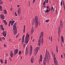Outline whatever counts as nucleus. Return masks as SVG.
Masks as SVG:
<instances>
[{
	"instance_id": "f257e3e1",
	"label": "nucleus",
	"mask_w": 65,
	"mask_h": 65,
	"mask_svg": "<svg viewBox=\"0 0 65 65\" xmlns=\"http://www.w3.org/2000/svg\"><path fill=\"white\" fill-rule=\"evenodd\" d=\"M43 32H41L40 33V38L38 41V45L39 46H40V44L41 43L42 44H43Z\"/></svg>"
},
{
	"instance_id": "f03ea898",
	"label": "nucleus",
	"mask_w": 65,
	"mask_h": 65,
	"mask_svg": "<svg viewBox=\"0 0 65 65\" xmlns=\"http://www.w3.org/2000/svg\"><path fill=\"white\" fill-rule=\"evenodd\" d=\"M50 54L48 52L46 53L45 54V56L44 58V59L45 60H44L43 62V65H45L46 63L45 62V61H49L48 60V57H50Z\"/></svg>"
},
{
	"instance_id": "7ed1b4c3",
	"label": "nucleus",
	"mask_w": 65,
	"mask_h": 65,
	"mask_svg": "<svg viewBox=\"0 0 65 65\" xmlns=\"http://www.w3.org/2000/svg\"><path fill=\"white\" fill-rule=\"evenodd\" d=\"M63 24L62 20H61L60 21V25L59 26V28L58 29V34L59 36H60V32L61 31V30H60V29H61V28H62Z\"/></svg>"
},
{
	"instance_id": "20e7f679",
	"label": "nucleus",
	"mask_w": 65,
	"mask_h": 65,
	"mask_svg": "<svg viewBox=\"0 0 65 65\" xmlns=\"http://www.w3.org/2000/svg\"><path fill=\"white\" fill-rule=\"evenodd\" d=\"M17 23H15L13 25V33L14 35L17 34Z\"/></svg>"
},
{
	"instance_id": "39448f33",
	"label": "nucleus",
	"mask_w": 65,
	"mask_h": 65,
	"mask_svg": "<svg viewBox=\"0 0 65 65\" xmlns=\"http://www.w3.org/2000/svg\"><path fill=\"white\" fill-rule=\"evenodd\" d=\"M35 28H37V27H38V18L36 16L35 18Z\"/></svg>"
},
{
	"instance_id": "423d86ee",
	"label": "nucleus",
	"mask_w": 65,
	"mask_h": 65,
	"mask_svg": "<svg viewBox=\"0 0 65 65\" xmlns=\"http://www.w3.org/2000/svg\"><path fill=\"white\" fill-rule=\"evenodd\" d=\"M29 35L27 33L26 35V37L25 39V44H27L29 42Z\"/></svg>"
},
{
	"instance_id": "0eeeda50",
	"label": "nucleus",
	"mask_w": 65,
	"mask_h": 65,
	"mask_svg": "<svg viewBox=\"0 0 65 65\" xmlns=\"http://www.w3.org/2000/svg\"><path fill=\"white\" fill-rule=\"evenodd\" d=\"M53 57L54 64L55 65H58V63L57 60V59H56V57L55 56V53L54 54Z\"/></svg>"
},
{
	"instance_id": "6e6552de",
	"label": "nucleus",
	"mask_w": 65,
	"mask_h": 65,
	"mask_svg": "<svg viewBox=\"0 0 65 65\" xmlns=\"http://www.w3.org/2000/svg\"><path fill=\"white\" fill-rule=\"evenodd\" d=\"M39 50V47H36L35 49L34 55L35 56L37 54L38 50Z\"/></svg>"
},
{
	"instance_id": "1a4fd4ad",
	"label": "nucleus",
	"mask_w": 65,
	"mask_h": 65,
	"mask_svg": "<svg viewBox=\"0 0 65 65\" xmlns=\"http://www.w3.org/2000/svg\"><path fill=\"white\" fill-rule=\"evenodd\" d=\"M42 55H40V59L39 60V64H40L41 61L42 62Z\"/></svg>"
},
{
	"instance_id": "9d476101",
	"label": "nucleus",
	"mask_w": 65,
	"mask_h": 65,
	"mask_svg": "<svg viewBox=\"0 0 65 65\" xmlns=\"http://www.w3.org/2000/svg\"><path fill=\"white\" fill-rule=\"evenodd\" d=\"M19 52V50L18 49H15L14 52V55H15L16 54H17Z\"/></svg>"
},
{
	"instance_id": "9b49d317",
	"label": "nucleus",
	"mask_w": 65,
	"mask_h": 65,
	"mask_svg": "<svg viewBox=\"0 0 65 65\" xmlns=\"http://www.w3.org/2000/svg\"><path fill=\"white\" fill-rule=\"evenodd\" d=\"M30 53H29V55L31 56V54H32V45H30Z\"/></svg>"
},
{
	"instance_id": "f8f14e48",
	"label": "nucleus",
	"mask_w": 65,
	"mask_h": 65,
	"mask_svg": "<svg viewBox=\"0 0 65 65\" xmlns=\"http://www.w3.org/2000/svg\"><path fill=\"white\" fill-rule=\"evenodd\" d=\"M3 33H2V34L5 37H6V32L5 31H3Z\"/></svg>"
},
{
	"instance_id": "ddd939ff",
	"label": "nucleus",
	"mask_w": 65,
	"mask_h": 65,
	"mask_svg": "<svg viewBox=\"0 0 65 65\" xmlns=\"http://www.w3.org/2000/svg\"><path fill=\"white\" fill-rule=\"evenodd\" d=\"M17 12L19 15V14H20L21 12V9L19 8L17 10Z\"/></svg>"
},
{
	"instance_id": "4468645a",
	"label": "nucleus",
	"mask_w": 65,
	"mask_h": 65,
	"mask_svg": "<svg viewBox=\"0 0 65 65\" xmlns=\"http://www.w3.org/2000/svg\"><path fill=\"white\" fill-rule=\"evenodd\" d=\"M34 27H32L30 31V33H31V34L34 32Z\"/></svg>"
},
{
	"instance_id": "2eb2a0df",
	"label": "nucleus",
	"mask_w": 65,
	"mask_h": 65,
	"mask_svg": "<svg viewBox=\"0 0 65 65\" xmlns=\"http://www.w3.org/2000/svg\"><path fill=\"white\" fill-rule=\"evenodd\" d=\"M10 56L11 58H12L13 56V52H12V51H11Z\"/></svg>"
},
{
	"instance_id": "dca6fc26",
	"label": "nucleus",
	"mask_w": 65,
	"mask_h": 65,
	"mask_svg": "<svg viewBox=\"0 0 65 65\" xmlns=\"http://www.w3.org/2000/svg\"><path fill=\"white\" fill-rule=\"evenodd\" d=\"M1 18L2 19V20H4L5 19V17H4V16L3 14H1L0 16Z\"/></svg>"
},
{
	"instance_id": "f3484780",
	"label": "nucleus",
	"mask_w": 65,
	"mask_h": 65,
	"mask_svg": "<svg viewBox=\"0 0 65 65\" xmlns=\"http://www.w3.org/2000/svg\"><path fill=\"white\" fill-rule=\"evenodd\" d=\"M51 11V8H49V10L48 9H46V11H44V12L45 13H46V12H49V11Z\"/></svg>"
},
{
	"instance_id": "a211bd4d",
	"label": "nucleus",
	"mask_w": 65,
	"mask_h": 65,
	"mask_svg": "<svg viewBox=\"0 0 65 65\" xmlns=\"http://www.w3.org/2000/svg\"><path fill=\"white\" fill-rule=\"evenodd\" d=\"M31 63H33L34 62V57L32 56L31 58Z\"/></svg>"
},
{
	"instance_id": "6ab92c4d",
	"label": "nucleus",
	"mask_w": 65,
	"mask_h": 65,
	"mask_svg": "<svg viewBox=\"0 0 65 65\" xmlns=\"http://www.w3.org/2000/svg\"><path fill=\"white\" fill-rule=\"evenodd\" d=\"M25 36V35H24L22 38V42L23 44L24 43V37Z\"/></svg>"
},
{
	"instance_id": "aec40b11",
	"label": "nucleus",
	"mask_w": 65,
	"mask_h": 65,
	"mask_svg": "<svg viewBox=\"0 0 65 65\" xmlns=\"http://www.w3.org/2000/svg\"><path fill=\"white\" fill-rule=\"evenodd\" d=\"M11 21V25L12 26L13 25V24H14V22L15 21H10V22Z\"/></svg>"
},
{
	"instance_id": "412c9836",
	"label": "nucleus",
	"mask_w": 65,
	"mask_h": 65,
	"mask_svg": "<svg viewBox=\"0 0 65 65\" xmlns=\"http://www.w3.org/2000/svg\"><path fill=\"white\" fill-rule=\"evenodd\" d=\"M3 12L5 14H7V11L6 10H3Z\"/></svg>"
},
{
	"instance_id": "4be33fe9",
	"label": "nucleus",
	"mask_w": 65,
	"mask_h": 65,
	"mask_svg": "<svg viewBox=\"0 0 65 65\" xmlns=\"http://www.w3.org/2000/svg\"><path fill=\"white\" fill-rule=\"evenodd\" d=\"M3 22H4V23L6 25H7V22H6V21H5V20H3Z\"/></svg>"
},
{
	"instance_id": "5701e85b",
	"label": "nucleus",
	"mask_w": 65,
	"mask_h": 65,
	"mask_svg": "<svg viewBox=\"0 0 65 65\" xmlns=\"http://www.w3.org/2000/svg\"><path fill=\"white\" fill-rule=\"evenodd\" d=\"M25 28H26V25H25L24 26V29L23 31L24 33H25Z\"/></svg>"
},
{
	"instance_id": "b1692460",
	"label": "nucleus",
	"mask_w": 65,
	"mask_h": 65,
	"mask_svg": "<svg viewBox=\"0 0 65 65\" xmlns=\"http://www.w3.org/2000/svg\"><path fill=\"white\" fill-rule=\"evenodd\" d=\"M56 51L57 53H58V46L57 45V46L56 47Z\"/></svg>"
},
{
	"instance_id": "393cba45",
	"label": "nucleus",
	"mask_w": 65,
	"mask_h": 65,
	"mask_svg": "<svg viewBox=\"0 0 65 65\" xmlns=\"http://www.w3.org/2000/svg\"><path fill=\"white\" fill-rule=\"evenodd\" d=\"M46 1V0H45V1L43 2V6H45V5Z\"/></svg>"
},
{
	"instance_id": "a878e982",
	"label": "nucleus",
	"mask_w": 65,
	"mask_h": 65,
	"mask_svg": "<svg viewBox=\"0 0 65 65\" xmlns=\"http://www.w3.org/2000/svg\"><path fill=\"white\" fill-rule=\"evenodd\" d=\"M0 10L2 11V6L0 5Z\"/></svg>"
},
{
	"instance_id": "bb28decb",
	"label": "nucleus",
	"mask_w": 65,
	"mask_h": 65,
	"mask_svg": "<svg viewBox=\"0 0 65 65\" xmlns=\"http://www.w3.org/2000/svg\"><path fill=\"white\" fill-rule=\"evenodd\" d=\"M22 53V51H20L19 52V54L20 55L21 53Z\"/></svg>"
},
{
	"instance_id": "cd10ccee",
	"label": "nucleus",
	"mask_w": 65,
	"mask_h": 65,
	"mask_svg": "<svg viewBox=\"0 0 65 65\" xmlns=\"http://www.w3.org/2000/svg\"><path fill=\"white\" fill-rule=\"evenodd\" d=\"M0 62L1 63H2V64H3V60H2V59H0Z\"/></svg>"
},
{
	"instance_id": "c85d7f7f",
	"label": "nucleus",
	"mask_w": 65,
	"mask_h": 65,
	"mask_svg": "<svg viewBox=\"0 0 65 65\" xmlns=\"http://www.w3.org/2000/svg\"><path fill=\"white\" fill-rule=\"evenodd\" d=\"M28 47H27L26 48L25 52H28Z\"/></svg>"
},
{
	"instance_id": "c756f323",
	"label": "nucleus",
	"mask_w": 65,
	"mask_h": 65,
	"mask_svg": "<svg viewBox=\"0 0 65 65\" xmlns=\"http://www.w3.org/2000/svg\"><path fill=\"white\" fill-rule=\"evenodd\" d=\"M49 21V20L48 19L47 20H45V22L46 23H48Z\"/></svg>"
},
{
	"instance_id": "7c9ffc66",
	"label": "nucleus",
	"mask_w": 65,
	"mask_h": 65,
	"mask_svg": "<svg viewBox=\"0 0 65 65\" xmlns=\"http://www.w3.org/2000/svg\"><path fill=\"white\" fill-rule=\"evenodd\" d=\"M0 26L1 29L3 28V25H1Z\"/></svg>"
},
{
	"instance_id": "2f4dec72",
	"label": "nucleus",
	"mask_w": 65,
	"mask_h": 65,
	"mask_svg": "<svg viewBox=\"0 0 65 65\" xmlns=\"http://www.w3.org/2000/svg\"><path fill=\"white\" fill-rule=\"evenodd\" d=\"M3 3V2L2 1H1L0 3V4H2Z\"/></svg>"
},
{
	"instance_id": "473e14b6",
	"label": "nucleus",
	"mask_w": 65,
	"mask_h": 65,
	"mask_svg": "<svg viewBox=\"0 0 65 65\" xmlns=\"http://www.w3.org/2000/svg\"><path fill=\"white\" fill-rule=\"evenodd\" d=\"M51 42H52V41H53V39L52 38V36H51Z\"/></svg>"
},
{
	"instance_id": "72a5a7b5",
	"label": "nucleus",
	"mask_w": 65,
	"mask_h": 65,
	"mask_svg": "<svg viewBox=\"0 0 65 65\" xmlns=\"http://www.w3.org/2000/svg\"><path fill=\"white\" fill-rule=\"evenodd\" d=\"M15 16H17L18 15L17 14V12H15Z\"/></svg>"
},
{
	"instance_id": "f704fd0d",
	"label": "nucleus",
	"mask_w": 65,
	"mask_h": 65,
	"mask_svg": "<svg viewBox=\"0 0 65 65\" xmlns=\"http://www.w3.org/2000/svg\"><path fill=\"white\" fill-rule=\"evenodd\" d=\"M10 24H11V21H10L9 24V26H10Z\"/></svg>"
},
{
	"instance_id": "c9c22d12",
	"label": "nucleus",
	"mask_w": 65,
	"mask_h": 65,
	"mask_svg": "<svg viewBox=\"0 0 65 65\" xmlns=\"http://www.w3.org/2000/svg\"><path fill=\"white\" fill-rule=\"evenodd\" d=\"M9 59L10 61H12V58H9Z\"/></svg>"
},
{
	"instance_id": "e433bc0d",
	"label": "nucleus",
	"mask_w": 65,
	"mask_h": 65,
	"mask_svg": "<svg viewBox=\"0 0 65 65\" xmlns=\"http://www.w3.org/2000/svg\"><path fill=\"white\" fill-rule=\"evenodd\" d=\"M61 40L64 39V38H63V36H61Z\"/></svg>"
},
{
	"instance_id": "4c0bfd02",
	"label": "nucleus",
	"mask_w": 65,
	"mask_h": 65,
	"mask_svg": "<svg viewBox=\"0 0 65 65\" xmlns=\"http://www.w3.org/2000/svg\"><path fill=\"white\" fill-rule=\"evenodd\" d=\"M35 1V0H33V1L32 2V4H33Z\"/></svg>"
},
{
	"instance_id": "58836bf2",
	"label": "nucleus",
	"mask_w": 65,
	"mask_h": 65,
	"mask_svg": "<svg viewBox=\"0 0 65 65\" xmlns=\"http://www.w3.org/2000/svg\"><path fill=\"white\" fill-rule=\"evenodd\" d=\"M5 64H7V60L6 59V60L5 62Z\"/></svg>"
},
{
	"instance_id": "ea45409f",
	"label": "nucleus",
	"mask_w": 65,
	"mask_h": 65,
	"mask_svg": "<svg viewBox=\"0 0 65 65\" xmlns=\"http://www.w3.org/2000/svg\"><path fill=\"white\" fill-rule=\"evenodd\" d=\"M12 10H13V8H11L10 9L11 11H12Z\"/></svg>"
},
{
	"instance_id": "a19ab883",
	"label": "nucleus",
	"mask_w": 65,
	"mask_h": 65,
	"mask_svg": "<svg viewBox=\"0 0 65 65\" xmlns=\"http://www.w3.org/2000/svg\"><path fill=\"white\" fill-rule=\"evenodd\" d=\"M26 55H27V54H28V53H29V52H28V51H26Z\"/></svg>"
},
{
	"instance_id": "79ce46f5",
	"label": "nucleus",
	"mask_w": 65,
	"mask_h": 65,
	"mask_svg": "<svg viewBox=\"0 0 65 65\" xmlns=\"http://www.w3.org/2000/svg\"><path fill=\"white\" fill-rule=\"evenodd\" d=\"M63 7L65 8V4H64V3H63Z\"/></svg>"
},
{
	"instance_id": "37998d69",
	"label": "nucleus",
	"mask_w": 65,
	"mask_h": 65,
	"mask_svg": "<svg viewBox=\"0 0 65 65\" xmlns=\"http://www.w3.org/2000/svg\"><path fill=\"white\" fill-rule=\"evenodd\" d=\"M63 42V43H64V39L63 40H61Z\"/></svg>"
},
{
	"instance_id": "c03bdc74",
	"label": "nucleus",
	"mask_w": 65,
	"mask_h": 65,
	"mask_svg": "<svg viewBox=\"0 0 65 65\" xmlns=\"http://www.w3.org/2000/svg\"><path fill=\"white\" fill-rule=\"evenodd\" d=\"M1 29H2V30L3 31H4V29L3 28H1Z\"/></svg>"
},
{
	"instance_id": "a18cd8bd",
	"label": "nucleus",
	"mask_w": 65,
	"mask_h": 65,
	"mask_svg": "<svg viewBox=\"0 0 65 65\" xmlns=\"http://www.w3.org/2000/svg\"><path fill=\"white\" fill-rule=\"evenodd\" d=\"M53 6H52V8L51 9V11H52L53 10Z\"/></svg>"
},
{
	"instance_id": "49530a36",
	"label": "nucleus",
	"mask_w": 65,
	"mask_h": 65,
	"mask_svg": "<svg viewBox=\"0 0 65 65\" xmlns=\"http://www.w3.org/2000/svg\"><path fill=\"white\" fill-rule=\"evenodd\" d=\"M61 6H62V1L61 2Z\"/></svg>"
},
{
	"instance_id": "de8ad7c7",
	"label": "nucleus",
	"mask_w": 65,
	"mask_h": 65,
	"mask_svg": "<svg viewBox=\"0 0 65 65\" xmlns=\"http://www.w3.org/2000/svg\"><path fill=\"white\" fill-rule=\"evenodd\" d=\"M2 38L3 39V40H5V38L4 37H3Z\"/></svg>"
},
{
	"instance_id": "09e8293b",
	"label": "nucleus",
	"mask_w": 65,
	"mask_h": 65,
	"mask_svg": "<svg viewBox=\"0 0 65 65\" xmlns=\"http://www.w3.org/2000/svg\"><path fill=\"white\" fill-rule=\"evenodd\" d=\"M23 46H24V47H25V44H23Z\"/></svg>"
},
{
	"instance_id": "8fccbe9b",
	"label": "nucleus",
	"mask_w": 65,
	"mask_h": 65,
	"mask_svg": "<svg viewBox=\"0 0 65 65\" xmlns=\"http://www.w3.org/2000/svg\"><path fill=\"white\" fill-rule=\"evenodd\" d=\"M17 7H20V5H17Z\"/></svg>"
},
{
	"instance_id": "3c124183",
	"label": "nucleus",
	"mask_w": 65,
	"mask_h": 65,
	"mask_svg": "<svg viewBox=\"0 0 65 65\" xmlns=\"http://www.w3.org/2000/svg\"><path fill=\"white\" fill-rule=\"evenodd\" d=\"M29 2V3L28 4V5H29V6H30V2Z\"/></svg>"
},
{
	"instance_id": "603ef678",
	"label": "nucleus",
	"mask_w": 65,
	"mask_h": 65,
	"mask_svg": "<svg viewBox=\"0 0 65 65\" xmlns=\"http://www.w3.org/2000/svg\"><path fill=\"white\" fill-rule=\"evenodd\" d=\"M6 55L7 56H8V53H6Z\"/></svg>"
},
{
	"instance_id": "864d4df0",
	"label": "nucleus",
	"mask_w": 65,
	"mask_h": 65,
	"mask_svg": "<svg viewBox=\"0 0 65 65\" xmlns=\"http://www.w3.org/2000/svg\"><path fill=\"white\" fill-rule=\"evenodd\" d=\"M61 57L62 59V58H63V55H61Z\"/></svg>"
},
{
	"instance_id": "5fc2aeb1",
	"label": "nucleus",
	"mask_w": 65,
	"mask_h": 65,
	"mask_svg": "<svg viewBox=\"0 0 65 65\" xmlns=\"http://www.w3.org/2000/svg\"><path fill=\"white\" fill-rule=\"evenodd\" d=\"M46 3H47L48 2V0H46Z\"/></svg>"
},
{
	"instance_id": "6e6d98bb",
	"label": "nucleus",
	"mask_w": 65,
	"mask_h": 65,
	"mask_svg": "<svg viewBox=\"0 0 65 65\" xmlns=\"http://www.w3.org/2000/svg\"><path fill=\"white\" fill-rule=\"evenodd\" d=\"M0 41H2V39L1 38L0 39Z\"/></svg>"
},
{
	"instance_id": "4d7b16f0",
	"label": "nucleus",
	"mask_w": 65,
	"mask_h": 65,
	"mask_svg": "<svg viewBox=\"0 0 65 65\" xmlns=\"http://www.w3.org/2000/svg\"><path fill=\"white\" fill-rule=\"evenodd\" d=\"M47 9H48V8H48V6H47Z\"/></svg>"
},
{
	"instance_id": "13d9d810",
	"label": "nucleus",
	"mask_w": 65,
	"mask_h": 65,
	"mask_svg": "<svg viewBox=\"0 0 65 65\" xmlns=\"http://www.w3.org/2000/svg\"><path fill=\"white\" fill-rule=\"evenodd\" d=\"M58 42H60V40H59V39H58Z\"/></svg>"
},
{
	"instance_id": "bf43d9fd",
	"label": "nucleus",
	"mask_w": 65,
	"mask_h": 65,
	"mask_svg": "<svg viewBox=\"0 0 65 65\" xmlns=\"http://www.w3.org/2000/svg\"><path fill=\"white\" fill-rule=\"evenodd\" d=\"M20 58L21 59H23V57H22V56H21V57H20Z\"/></svg>"
},
{
	"instance_id": "052dcab7",
	"label": "nucleus",
	"mask_w": 65,
	"mask_h": 65,
	"mask_svg": "<svg viewBox=\"0 0 65 65\" xmlns=\"http://www.w3.org/2000/svg\"><path fill=\"white\" fill-rule=\"evenodd\" d=\"M54 9H55V8L54 9L53 8V9L54 12H55V11H54L55 10H54Z\"/></svg>"
},
{
	"instance_id": "680f3d73",
	"label": "nucleus",
	"mask_w": 65,
	"mask_h": 65,
	"mask_svg": "<svg viewBox=\"0 0 65 65\" xmlns=\"http://www.w3.org/2000/svg\"><path fill=\"white\" fill-rule=\"evenodd\" d=\"M4 47H6V45H5V44H4Z\"/></svg>"
},
{
	"instance_id": "e2e57ef3",
	"label": "nucleus",
	"mask_w": 65,
	"mask_h": 65,
	"mask_svg": "<svg viewBox=\"0 0 65 65\" xmlns=\"http://www.w3.org/2000/svg\"><path fill=\"white\" fill-rule=\"evenodd\" d=\"M9 41H11V40L10 39H9Z\"/></svg>"
},
{
	"instance_id": "0e129e2a",
	"label": "nucleus",
	"mask_w": 65,
	"mask_h": 65,
	"mask_svg": "<svg viewBox=\"0 0 65 65\" xmlns=\"http://www.w3.org/2000/svg\"><path fill=\"white\" fill-rule=\"evenodd\" d=\"M49 39H50V40L51 39H50V36H49Z\"/></svg>"
},
{
	"instance_id": "69168bd1",
	"label": "nucleus",
	"mask_w": 65,
	"mask_h": 65,
	"mask_svg": "<svg viewBox=\"0 0 65 65\" xmlns=\"http://www.w3.org/2000/svg\"><path fill=\"white\" fill-rule=\"evenodd\" d=\"M21 39H19V41H21Z\"/></svg>"
},
{
	"instance_id": "338daca9",
	"label": "nucleus",
	"mask_w": 65,
	"mask_h": 65,
	"mask_svg": "<svg viewBox=\"0 0 65 65\" xmlns=\"http://www.w3.org/2000/svg\"><path fill=\"white\" fill-rule=\"evenodd\" d=\"M61 45H62V42H61Z\"/></svg>"
},
{
	"instance_id": "774afa93",
	"label": "nucleus",
	"mask_w": 65,
	"mask_h": 65,
	"mask_svg": "<svg viewBox=\"0 0 65 65\" xmlns=\"http://www.w3.org/2000/svg\"><path fill=\"white\" fill-rule=\"evenodd\" d=\"M34 39H33V40H32V42H34Z\"/></svg>"
}]
</instances>
